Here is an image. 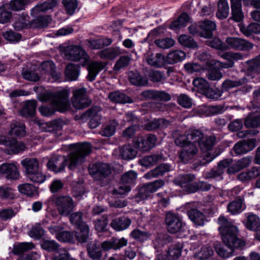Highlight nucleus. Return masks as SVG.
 I'll use <instances>...</instances> for the list:
<instances>
[{
    "instance_id": "f257e3e1",
    "label": "nucleus",
    "mask_w": 260,
    "mask_h": 260,
    "mask_svg": "<svg viewBox=\"0 0 260 260\" xmlns=\"http://www.w3.org/2000/svg\"><path fill=\"white\" fill-rule=\"evenodd\" d=\"M218 222L220 225L218 230L222 237V241L230 250H225L218 241L214 243V247L220 257L228 258L233 254L235 249L243 248L245 245V242L238 238L237 227L232 225L224 216H220Z\"/></svg>"
},
{
    "instance_id": "f03ea898",
    "label": "nucleus",
    "mask_w": 260,
    "mask_h": 260,
    "mask_svg": "<svg viewBox=\"0 0 260 260\" xmlns=\"http://www.w3.org/2000/svg\"><path fill=\"white\" fill-rule=\"evenodd\" d=\"M90 152L91 146L89 143H83L78 144L68 154V157L62 155L52 156L48 162L47 167L55 173L60 172L67 166L68 160V167L69 169L73 170L85 161L86 157Z\"/></svg>"
},
{
    "instance_id": "7ed1b4c3",
    "label": "nucleus",
    "mask_w": 260,
    "mask_h": 260,
    "mask_svg": "<svg viewBox=\"0 0 260 260\" xmlns=\"http://www.w3.org/2000/svg\"><path fill=\"white\" fill-rule=\"evenodd\" d=\"M48 96L53 107L49 108L45 106L40 107L39 111L42 115L49 116L53 115L55 110L63 112L69 108L70 103L69 93L67 90H62L55 93H50L48 94Z\"/></svg>"
},
{
    "instance_id": "20e7f679",
    "label": "nucleus",
    "mask_w": 260,
    "mask_h": 260,
    "mask_svg": "<svg viewBox=\"0 0 260 260\" xmlns=\"http://www.w3.org/2000/svg\"><path fill=\"white\" fill-rule=\"evenodd\" d=\"M27 178L31 181L42 183L46 180V175L41 171L39 160L36 158L27 157L21 161Z\"/></svg>"
},
{
    "instance_id": "39448f33",
    "label": "nucleus",
    "mask_w": 260,
    "mask_h": 260,
    "mask_svg": "<svg viewBox=\"0 0 260 260\" xmlns=\"http://www.w3.org/2000/svg\"><path fill=\"white\" fill-rule=\"evenodd\" d=\"M89 174L94 179L101 181L102 185L107 184L112 173V168L108 164L96 162L88 167Z\"/></svg>"
},
{
    "instance_id": "423d86ee",
    "label": "nucleus",
    "mask_w": 260,
    "mask_h": 260,
    "mask_svg": "<svg viewBox=\"0 0 260 260\" xmlns=\"http://www.w3.org/2000/svg\"><path fill=\"white\" fill-rule=\"evenodd\" d=\"M64 56L69 60L74 61H82V65L85 66L89 61V57L85 51L78 46H68L64 49Z\"/></svg>"
},
{
    "instance_id": "0eeeda50",
    "label": "nucleus",
    "mask_w": 260,
    "mask_h": 260,
    "mask_svg": "<svg viewBox=\"0 0 260 260\" xmlns=\"http://www.w3.org/2000/svg\"><path fill=\"white\" fill-rule=\"evenodd\" d=\"M52 201L56 207L59 214L62 216H68L75 207L73 199L68 196H54L52 198Z\"/></svg>"
},
{
    "instance_id": "6e6552de",
    "label": "nucleus",
    "mask_w": 260,
    "mask_h": 260,
    "mask_svg": "<svg viewBox=\"0 0 260 260\" xmlns=\"http://www.w3.org/2000/svg\"><path fill=\"white\" fill-rule=\"evenodd\" d=\"M164 185L165 181L162 179H158L146 184L139 189L136 195V198L138 199V201L145 200L152 193L156 191L158 188L163 187Z\"/></svg>"
},
{
    "instance_id": "1a4fd4ad",
    "label": "nucleus",
    "mask_w": 260,
    "mask_h": 260,
    "mask_svg": "<svg viewBox=\"0 0 260 260\" xmlns=\"http://www.w3.org/2000/svg\"><path fill=\"white\" fill-rule=\"evenodd\" d=\"M0 144L6 147L4 152L8 154H17L25 149V145L23 142L14 139L7 138L4 136H0Z\"/></svg>"
},
{
    "instance_id": "9d476101",
    "label": "nucleus",
    "mask_w": 260,
    "mask_h": 260,
    "mask_svg": "<svg viewBox=\"0 0 260 260\" xmlns=\"http://www.w3.org/2000/svg\"><path fill=\"white\" fill-rule=\"evenodd\" d=\"M91 103V100L86 94L85 88L77 89L74 90L72 104L75 108L77 109L85 108L89 106Z\"/></svg>"
},
{
    "instance_id": "9b49d317",
    "label": "nucleus",
    "mask_w": 260,
    "mask_h": 260,
    "mask_svg": "<svg viewBox=\"0 0 260 260\" xmlns=\"http://www.w3.org/2000/svg\"><path fill=\"white\" fill-rule=\"evenodd\" d=\"M156 137L153 134H149L146 137H138L134 141L136 147L143 152L150 150L156 144Z\"/></svg>"
},
{
    "instance_id": "f8f14e48",
    "label": "nucleus",
    "mask_w": 260,
    "mask_h": 260,
    "mask_svg": "<svg viewBox=\"0 0 260 260\" xmlns=\"http://www.w3.org/2000/svg\"><path fill=\"white\" fill-rule=\"evenodd\" d=\"M225 42L228 49H233L236 50L246 51L253 47L250 42L240 38L230 37L226 39Z\"/></svg>"
},
{
    "instance_id": "ddd939ff",
    "label": "nucleus",
    "mask_w": 260,
    "mask_h": 260,
    "mask_svg": "<svg viewBox=\"0 0 260 260\" xmlns=\"http://www.w3.org/2000/svg\"><path fill=\"white\" fill-rule=\"evenodd\" d=\"M165 222L168 231L172 234L179 232L182 227V222L180 218L176 214L171 212L166 214Z\"/></svg>"
},
{
    "instance_id": "4468645a",
    "label": "nucleus",
    "mask_w": 260,
    "mask_h": 260,
    "mask_svg": "<svg viewBox=\"0 0 260 260\" xmlns=\"http://www.w3.org/2000/svg\"><path fill=\"white\" fill-rule=\"evenodd\" d=\"M145 59L146 62L150 66L159 68L166 64V57L160 53H153L148 52L145 55Z\"/></svg>"
},
{
    "instance_id": "2eb2a0df",
    "label": "nucleus",
    "mask_w": 260,
    "mask_h": 260,
    "mask_svg": "<svg viewBox=\"0 0 260 260\" xmlns=\"http://www.w3.org/2000/svg\"><path fill=\"white\" fill-rule=\"evenodd\" d=\"M0 174L4 175L7 179L16 180L20 174L18 169L14 163H4L0 165Z\"/></svg>"
},
{
    "instance_id": "dca6fc26",
    "label": "nucleus",
    "mask_w": 260,
    "mask_h": 260,
    "mask_svg": "<svg viewBox=\"0 0 260 260\" xmlns=\"http://www.w3.org/2000/svg\"><path fill=\"white\" fill-rule=\"evenodd\" d=\"M255 142V139L243 140L237 143L233 149L237 155L243 154L253 150L256 146Z\"/></svg>"
},
{
    "instance_id": "f3484780",
    "label": "nucleus",
    "mask_w": 260,
    "mask_h": 260,
    "mask_svg": "<svg viewBox=\"0 0 260 260\" xmlns=\"http://www.w3.org/2000/svg\"><path fill=\"white\" fill-rule=\"evenodd\" d=\"M198 152V148L197 144L189 142L181 149L180 158L182 161L185 163L192 159Z\"/></svg>"
},
{
    "instance_id": "a211bd4d",
    "label": "nucleus",
    "mask_w": 260,
    "mask_h": 260,
    "mask_svg": "<svg viewBox=\"0 0 260 260\" xmlns=\"http://www.w3.org/2000/svg\"><path fill=\"white\" fill-rule=\"evenodd\" d=\"M171 170V166L170 165L168 164H161L146 173L144 175V177L148 180L159 178L162 177Z\"/></svg>"
},
{
    "instance_id": "6ab92c4d",
    "label": "nucleus",
    "mask_w": 260,
    "mask_h": 260,
    "mask_svg": "<svg viewBox=\"0 0 260 260\" xmlns=\"http://www.w3.org/2000/svg\"><path fill=\"white\" fill-rule=\"evenodd\" d=\"M127 241L123 238L121 239L112 238L110 241H105L100 243L101 247L104 251H109L111 249L117 250L125 246Z\"/></svg>"
},
{
    "instance_id": "aec40b11",
    "label": "nucleus",
    "mask_w": 260,
    "mask_h": 260,
    "mask_svg": "<svg viewBox=\"0 0 260 260\" xmlns=\"http://www.w3.org/2000/svg\"><path fill=\"white\" fill-rule=\"evenodd\" d=\"M88 254L93 260H100L102 257L100 243L96 240L90 241L87 245Z\"/></svg>"
},
{
    "instance_id": "412c9836",
    "label": "nucleus",
    "mask_w": 260,
    "mask_h": 260,
    "mask_svg": "<svg viewBox=\"0 0 260 260\" xmlns=\"http://www.w3.org/2000/svg\"><path fill=\"white\" fill-rule=\"evenodd\" d=\"M232 162V159H225L220 161L218 164L217 168L212 169L207 174V177L211 178L221 176L223 173L224 169L229 168Z\"/></svg>"
},
{
    "instance_id": "4be33fe9",
    "label": "nucleus",
    "mask_w": 260,
    "mask_h": 260,
    "mask_svg": "<svg viewBox=\"0 0 260 260\" xmlns=\"http://www.w3.org/2000/svg\"><path fill=\"white\" fill-rule=\"evenodd\" d=\"M106 64L101 61H92L88 64L87 78L89 81H92L99 73L103 70Z\"/></svg>"
},
{
    "instance_id": "5701e85b",
    "label": "nucleus",
    "mask_w": 260,
    "mask_h": 260,
    "mask_svg": "<svg viewBox=\"0 0 260 260\" xmlns=\"http://www.w3.org/2000/svg\"><path fill=\"white\" fill-rule=\"evenodd\" d=\"M251 158L248 156L244 157L239 159L236 163L230 166L227 169L229 174H235L249 166L251 163Z\"/></svg>"
},
{
    "instance_id": "b1692460",
    "label": "nucleus",
    "mask_w": 260,
    "mask_h": 260,
    "mask_svg": "<svg viewBox=\"0 0 260 260\" xmlns=\"http://www.w3.org/2000/svg\"><path fill=\"white\" fill-rule=\"evenodd\" d=\"M216 28L215 23L209 20L200 22V36L210 38L213 36V31Z\"/></svg>"
},
{
    "instance_id": "393cba45",
    "label": "nucleus",
    "mask_w": 260,
    "mask_h": 260,
    "mask_svg": "<svg viewBox=\"0 0 260 260\" xmlns=\"http://www.w3.org/2000/svg\"><path fill=\"white\" fill-rule=\"evenodd\" d=\"M128 79L129 82L137 86H146L148 83L146 77L142 76L137 71H130L127 74Z\"/></svg>"
},
{
    "instance_id": "a878e982",
    "label": "nucleus",
    "mask_w": 260,
    "mask_h": 260,
    "mask_svg": "<svg viewBox=\"0 0 260 260\" xmlns=\"http://www.w3.org/2000/svg\"><path fill=\"white\" fill-rule=\"evenodd\" d=\"M186 57V53L181 50L170 51L166 57V62L169 64H173L182 61Z\"/></svg>"
},
{
    "instance_id": "bb28decb",
    "label": "nucleus",
    "mask_w": 260,
    "mask_h": 260,
    "mask_svg": "<svg viewBox=\"0 0 260 260\" xmlns=\"http://www.w3.org/2000/svg\"><path fill=\"white\" fill-rule=\"evenodd\" d=\"M187 215L191 221L197 225H203L206 220L205 215L196 208H190Z\"/></svg>"
},
{
    "instance_id": "cd10ccee",
    "label": "nucleus",
    "mask_w": 260,
    "mask_h": 260,
    "mask_svg": "<svg viewBox=\"0 0 260 260\" xmlns=\"http://www.w3.org/2000/svg\"><path fill=\"white\" fill-rule=\"evenodd\" d=\"M244 225L246 229L252 231H256L260 227V218L253 213L247 214Z\"/></svg>"
},
{
    "instance_id": "c85d7f7f",
    "label": "nucleus",
    "mask_w": 260,
    "mask_h": 260,
    "mask_svg": "<svg viewBox=\"0 0 260 260\" xmlns=\"http://www.w3.org/2000/svg\"><path fill=\"white\" fill-rule=\"evenodd\" d=\"M232 19L237 22L241 21L243 18L242 11L241 0H231Z\"/></svg>"
},
{
    "instance_id": "c756f323",
    "label": "nucleus",
    "mask_w": 260,
    "mask_h": 260,
    "mask_svg": "<svg viewBox=\"0 0 260 260\" xmlns=\"http://www.w3.org/2000/svg\"><path fill=\"white\" fill-rule=\"evenodd\" d=\"M248 67L247 69V75L251 76L252 78L255 75L260 73V55L255 58L247 61Z\"/></svg>"
},
{
    "instance_id": "7c9ffc66",
    "label": "nucleus",
    "mask_w": 260,
    "mask_h": 260,
    "mask_svg": "<svg viewBox=\"0 0 260 260\" xmlns=\"http://www.w3.org/2000/svg\"><path fill=\"white\" fill-rule=\"evenodd\" d=\"M131 222L129 218L121 217L112 220L111 225L116 231H120L126 229L131 224Z\"/></svg>"
},
{
    "instance_id": "2f4dec72",
    "label": "nucleus",
    "mask_w": 260,
    "mask_h": 260,
    "mask_svg": "<svg viewBox=\"0 0 260 260\" xmlns=\"http://www.w3.org/2000/svg\"><path fill=\"white\" fill-rule=\"evenodd\" d=\"M244 197L239 196L235 200L231 202L228 205V211L232 214H238L242 211V205L244 203Z\"/></svg>"
},
{
    "instance_id": "473e14b6",
    "label": "nucleus",
    "mask_w": 260,
    "mask_h": 260,
    "mask_svg": "<svg viewBox=\"0 0 260 260\" xmlns=\"http://www.w3.org/2000/svg\"><path fill=\"white\" fill-rule=\"evenodd\" d=\"M119 153L121 158L126 160L133 159L137 155V151L130 144L119 146Z\"/></svg>"
},
{
    "instance_id": "72a5a7b5",
    "label": "nucleus",
    "mask_w": 260,
    "mask_h": 260,
    "mask_svg": "<svg viewBox=\"0 0 260 260\" xmlns=\"http://www.w3.org/2000/svg\"><path fill=\"white\" fill-rule=\"evenodd\" d=\"M217 142L215 135L204 136V138L200 143V147L203 151H208L212 149Z\"/></svg>"
},
{
    "instance_id": "f704fd0d",
    "label": "nucleus",
    "mask_w": 260,
    "mask_h": 260,
    "mask_svg": "<svg viewBox=\"0 0 260 260\" xmlns=\"http://www.w3.org/2000/svg\"><path fill=\"white\" fill-rule=\"evenodd\" d=\"M109 99L115 103H131L133 101L129 96H126L124 94L119 91H114L109 93L108 95Z\"/></svg>"
},
{
    "instance_id": "c9c22d12",
    "label": "nucleus",
    "mask_w": 260,
    "mask_h": 260,
    "mask_svg": "<svg viewBox=\"0 0 260 260\" xmlns=\"http://www.w3.org/2000/svg\"><path fill=\"white\" fill-rule=\"evenodd\" d=\"M40 68L42 71L50 75L55 80L59 78L60 75L56 72L55 64L52 61L43 62L41 64Z\"/></svg>"
},
{
    "instance_id": "e433bc0d",
    "label": "nucleus",
    "mask_w": 260,
    "mask_h": 260,
    "mask_svg": "<svg viewBox=\"0 0 260 260\" xmlns=\"http://www.w3.org/2000/svg\"><path fill=\"white\" fill-rule=\"evenodd\" d=\"M36 101L30 100L26 101L20 110V115L24 117L32 116L36 111Z\"/></svg>"
},
{
    "instance_id": "4c0bfd02",
    "label": "nucleus",
    "mask_w": 260,
    "mask_h": 260,
    "mask_svg": "<svg viewBox=\"0 0 260 260\" xmlns=\"http://www.w3.org/2000/svg\"><path fill=\"white\" fill-rule=\"evenodd\" d=\"M10 135L23 137L25 135V126L23 123L14 121L10 125Z\"/></svg>"
},
{
    "instance_id": "58836bf2",
    "label": "nucleus",
    "mask_w": 260,
    "mask_h": 260,
    "mask_svg": "<svg viewBox=\"0 0 260 260\" xmlns=\"http://www.w3.org/2000/svg\"><path fill=\"white\" fill-rule=\"evenodd\" d=\"M34 248L35 245L31 242L19 243L14 245L12 252L15 255H19Z\"/></svg>"
},
{
    "instance_id": "ea45409f",
    "label": "nucleus",
    "mask_w": 260,
    "mask_h": 260,
    "mask_svg": "<svg viewBox=\"0 0 260 260\" xmlns=\"http://www.w3.org/2000/svg\"><path fill=\"white\" fill-rule=\"evenodd\" d=\"M162 158L161 154H152L146 156L139 160V164L145 167L152 166L160 161Z\"/></svg>"
},
{
    "instance_id": "a19ab883",
    "label": "nucleus",
    "mask_w": 260,
    "mask_h": 260,
    "mask_svg": "<svg viewBox=\"0 0 260 260\" xmlns=\"http://www.w3.org/2000/svg\"><path fill=\"white\" fill-rule=\"evenodd\" d=\"M118 125V122L114 119L110 121L107 125L102 128L99 132V134L103 137H111L114 134Z\"/></svg>"
},
{
    "instance_id": "79ce46f5",
    "label": "nucleus",
    "mask_w": 260,
    "mask_h": 260,
    "mask_svg": "<svg viewBox=\"0 0 260 260\" xmlns=\"http://www.w3.org/2000/svg\"><path fill=\"white\" fill-rule=\"evenodd\" d=\"M242 32L246 36H250L253 34H260V23L251 22L247 26H242L240 28Z\"/></svg>"
},
{
    "instance_id": "37998d69",
    "label": "nucleus",
    "mask_w": 260,
    "mask_h": 260,
    "mask_svg": "<svg viewBox=\"0 0 260 260\" xmlns=\"http://www.w3.org/2000/svg\"><path fill=\"white\" fill-rule=\"evenodd\" d=\"M229 14V7L226 0H219L216 16L220 19L226 18Z\"/></svg>"
},
{
    "instance_id": "c03bdc74",
    "label": "nucleus",
    "mask_w": 260,
    "mask_h": 260,
    "mask_svg": "<svg viewBox=\"0 0 260 260\" xmlns=\"http://www.w3.org/2000/svg\"><path fill=\"white\" fill-rule=\"evenodd\" d=\"M79 74V68L72 63L67 65L65 71L66 77L70 81L76 80Z\"/></svg>"
},
{
    "instance_id": "a18cd8bd",
    "label": "nucleus",
    "mask_w": 260,
    "mask_h": 260,
    "mask_svg": "<svg viewBox=\"0 0 260 260\" xmlns=\"http://www.w3.org/2000/svg\"><path fill=\"white\" fill-rule=\"evenodd\" d=\"M121 53L119 48H109L99 53L102 59H113Z\"/></svg>"
},
{
    "instance_id": "49530a36",
    "label": "nucleus",
    "mask_w": 260,
    "mask_h": 260,
    "mask_svg": "<svg viewBox=\"0 0 260 260\" xmlns=\"http://www.w3.org/2000/svg\"><path fill=\"white\" fill-rule=\"evenodd\" d=\"M195 178V176L191 174L179 175L174 179L173 182L176 185L185 187L186 185L194 181Z\"/></svg>"
},
{
    "instance_id": "de8ad7c7",
    "label": "nucleus",
    "mask_w": 260,
    "mask_h": 260,
    "mask_svg": "<svg viewBox=\"0 0 260 260\" xmlns=\"http://www.w3.org/2000/svg\"><path fill=\"white\" fill-rule=\"evenodd\" d=\"M189 17L188 15L186 13H183L181 14L178 19L174 21L170 25V28L176 30L181 27L185 26L187 23L189 22Z\"/></svg>"
},
{
    "instance_id": "09e8293b",
    "label": "nucleus",
    "mask_w": 260,
    "mask_h": 260,
    "mask_svg": "<svg viewBox=\"0 0 260 260\" xmlns=\"http://www.w3.org/2000/svg\"><path fill=\"white\" fill-rule=\"evenodd\" d=\"M8 4L0 7V23L2 24L9 22L12 18V12L9 11Z\"/></svg>"
},
{
    "instance_id": "8fccbe9b",
    "label": "nucleus",
    "mask_w": 260,
    "mask_h": 260,
    "mask_svg": "<svg viewBox=\"0 0 260 260\" xmlns=\"http://www.w3.org/2000/svg\"><path fill=\"white\" fill-rule=\"evenodd\" d=\"M51 21L49 16H42L33 20L30 24L33 27L43 28L47 26Z\"/></svg>"
},
{
    "instance_id": "3c124183",
    "label": "nucleus",
    "mask_w": 260,
    "mask_h": 260,
    "mask_svg": "<svg viewBox=\"0 0 260 260\" xmlns=\"http://www.w3.org/2000/svg\"><path fill=\"white\" fill-rule=\"evenodd\" d=\"M19 192L29 197L34 196L37 192L36 187L30 183L20 184L18 187Z\"/></svg>"
},
{
    "instance_id": "603ef678",
    "label": "nucleus",
    "mask_w": 260,
    "mask_h": 260,
    "mask_svg": "<svg viewBox=\"0 0 260 260\" xmlns=\"http://www.w3.org/2000/svg\"><path fill=\"white\" fill-rule=\"evenodd\" d=\"M175 41L170 38L156 39L154 44L159 48L166 49L173 47L175 45Z\"/></svg>"
},
{
    "instance_id": "864d4df0",
    "label": "nucleus",
    "mask_w": 260,
    "mask_h": 260,
    "mask_svg": "<svg viewBox=\"0 0 260 260\" xmlns=\"http://www.w3.org/2000/svg\"><path fill=\"white\" fill-rule=\"evenodd\" d=\"M29 3L30 0H12L8 5L12 10L18 11L24 9Z\"/></svg>"
},
{
    "instance_id": "5fc2aeb1",
    "label": "nucleus",
    "mask_w": 260,
    "mask_h": 260,
    "mask_svg": "<svg viewBox=\"0 0 260 260\" xmlns=\"http://www.w3.org/2000/svg\"><path fill=\"white\" fill-rule=\"evenodd\" d=\"M244 125L247 128L257 127L260 125V115L249 114L244 120Z\"/></svg>"
},
{
    "instance_id": "6e6d98bb",
    "label": "nucleus",
    "mask_w": 260,
    "mask_h": 260,
    "mask_svg": "<svg viewBox=\"0 0 260 260\" xmlns=\"http://www.w3.org/2000/svg\"><path fill=\"white\" fill-rule=\"evenodd\" d=\"M131 61V58L128 55L120 56L116 61L114 67V71H119L121 69L127 67Z\"/></svg>"
},
{
    "instance_id": "4d7b16f0",
    "label": "nucleus",
    "mask_w": 260,
    "mask_h": 260,
    "mask_svg": "<svg viewBox=\"0 0 260 260\" xmlns=\"http://www.w3.org/2000/svg\"><path fill=\"white\" fill-rule=\"evenodd\" d=\"M247 82V79L246 78H243L238 80H226L223 82L222 86L223 88L227 90L230 88L244 85Z\"/></svg>"
},
{
    "instance_id": "13d9d810",
    "label": "nucleus",
    "mask_w": 260,
    "mask_h": 260,
    "mask_svg": "<svg viewBox=\"0 0 260 260\" xmlns=\"http://www.w3.org/2000/svg\"><path fill=\"white\" fill-rule=\"evenodd\" d=\"M41 247L49 252L56 251L59 245L54 240L43 239L41 244Z\"/></svg>"
},
{
    "instance_id": "bf43d9fd",
    "label": "nucleus",
    "mask_w": 260,
    "mask_h": 260,
    "mask_svg": "<svg viewBox=\"0 0 260 260\" xmlns=\"http://www.w3.org/2000/svg\"><path fill=\"white\" fill-rule=\"evenodd\" d=\"M189 142L196 144L197 142L200 145V143L204 138V134L199 129H192L188 133Z\"/></svg>"
},
{
    "instance_id": "052dcab7",
    "label": "nucleus",
    "mask_w": 260,
    "mask_h": 260,
    "mask_svg": "<svg viewBox=\"0 0 260 260\" xmlns=\"http://www.w3.org/2000/svg\"><path fill=\"white\" fill-rule=\"evenodd\" d=\"M78 229L79 231L76 234V237L77 240L80 243H85L89 236V228L87 225H83Z\"/></svg>"
},
{
    "instance_id": "680f3d73",
    "label": "nucleus",
    "mask_w": 260,
    "mask_h": 260,
    "mask_svg": "<svg viewBox=\"0 0 260 260\" xmlns=\"http://www.w3.org/2000/svg\"><path fill=\"white\" fill-rule=\"evenodd\" d=\"M178 42L181 45L188 48H196L198 47L193 38L186 35L180 36L178 38Z\"/></svg>"
},
{
    "instance_id": "e2e57ef3",
    "label": "nucleus",
    "mask_w": 260,
    "mask_h": 260,
    "mask_svg": "<svg viewBox=\"0 0 260 260\" xmlns=\"http://www.w3.org/2000/svg\"><path fill=\"white\" fill-rule=\"evenodd\" d=\"M82 213L80 212H76L71 214L70 217L71 222L77 228L87 225L82 220Z\"/></svg>"
},
{
    "instance_id": "0e129e2a",
    "label": "nucleus",
    "mask_w": 260,
    "mask_h": 260,
    "mask_svg": "<svg viewBox=\"0 0 260 260\" xmlns=\"http://www.w3.org/2000/svg\"><path fill=\"white\" fill-rule=\"evenodd\" d=\"M28 234L31 238L39 239L44 235V230L40 224H36L28 232Z\"/></svg>"
},
{
    "instance_id": "69168bd1",
    "label": "nucleus",
    "mask_w": 260,
    "mask_h": 260,
    "mask_svg": "<svg viewBox=\"0 0 260 260\" xmlns=\"http://www.w3.org/2000/svg\"><path fill=\"white\" fill-rule=\"evenodd\" d=\"M137 178V173L134 171H129L121 176V180L123 184H131L135 182Z\"/></svg>"
},
{
    "instance_id": "338daca9",
    "label": "nucleus",
    "mask_w": 260,
    "mask_h": 260,
    "mask_svg": "<svg viewBox=\"0 0 260 260\" xmlns=\"http://www.w3.org/2000/svg\"><path fill=\"white\" fill-rule=\"evenodd\" d=\"M214 253V251L211 246H204L197 254V257L200 259H206L211 257Z\"/></svg>"
},
{
    "instance_id": "774afa93",
    "label": "nucleus",
    "mask_w": 260,
    "mask_h": 260,
    "mask_svg": "<svg viewBox=\"0 0 260 260\" xmlns=\"http://www.w3.org/2000/svg\"><path fill=\"white\" fill-rule=\"evenodd\" d=\"M193 84L203 93L209 86L208 81L203 78H197L193 81Z\"/></svg>"
}]
</instances>
